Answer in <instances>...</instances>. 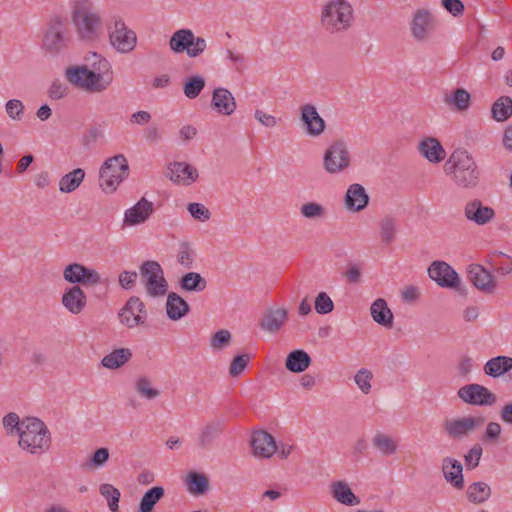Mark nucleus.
I'll list each match as a JSON object with an SVG mask.
<instances>
[{"label":"nucleus","instance_id":"f257e3e1","mask_svg":"<svg viewBox=\"0 0 512 512\" xmlns=\"http://www.w3.org/2000/svg\"><path fill=\"white\" fill-rule=\"evenodd\" d=\"M69 83L89 93L106 91L113 83V70L110 61L96 52H89L84 64L65 70Z\"/></svg>","mask_w":512,"mask_h":512},{"label":"nucleus","instance_id":"f03ea898","mask_svg":"<svg viewBox=\"0 0 512 512\" xmlns=\"http://www.w3.org/2000/svg\"><path fill=\"white\" fill-rule=\"evenodd\" d=\"M319 22L330 35L349 31L355 23V11L349 0H325L320 7Z\"/></svg>","mask_w":512,"mask_h":512},{"label":"nucleus","instance_id":"7ed1b4c3","mask_svg":"<svg viewBox=\"0 0 512 512\" xmlns=\"http://www.w3.org/2000/svg\"><path fill=\"white\" fill-rule=\"evenodd\" d=\"M444 172L460 188L472 189L479 182L477 163L472 154L462 148L450 154L444 164Z\"/></svg>","mask_w":512,"mask_h":512},{"label":"nucleus","instance_id":"20e7f679","mask_svg":"<svg viewBox=\"0 0 512 512\" xmlns=\"http://www.w3.org/2000/svg\"><path fill=\"white\" fill-rule=\"evenodd\" d=\"M18 446L31 455H42L51 446V433L46 424L36 417H25L18 434Z\"/></svg>","mask_w":512,"mask_h":512},{"label":"nucleus","instance_id":"39448f33","mask_svg":"<svg viewBox=\"0 0 512 512\" xmlns=\"http://www.w3.org/2000/svg\"><path fill=\"white\" fill-rule=\"evenodd\" d=\"M72 24L78 38L85 42L99 41L104 33L101 13L90 4H77L72 11Z\"/></svg>","mask_w":512,"mask_h":512},{"label":"nucleus","instance_id":"423d86ee","mask_svg":"<svg viewBox=\"0 0 512 512\" xmlns=\"http://www.w3.org/2000/svg\"><path fill=\"white\" fill-rule=\"evenodd\" d=\"M108 40L111 48L119 54L133 52L138 43L136 32L128 26L120 15H112L106 24Z\"/></svg>","mask_w":512,"mask_h":512},{"label":"nucleus","instance_id":"0eeeda50","mask_svg":"<svg viewBox=\"0 0 512 512\" xmlns=\"http://www.w3.org/2000/svg\"><path fill=\"white\" fill-rule=\"evenodd\" d=\"M128 174L129 164L123 154L109 157L99 169V187L105 194H113Z\"/></svg>","mask_w":512,"mask_h":512},{"label":"nucleus","instance_id":"6e6552de","mask_svg":"<svg viewBox=\"0 0 512 512\" xmlns=\"http://www.w3.org/2000/svg\"><path fill=\"white\" fill-rule=\"evenodd\" d=\"M174 54H185L189 58L200 57L207 49V41L197 36L189 28H181L173 32L168 42Z\"/></svg>","mask_w":512,"mask_h":512},{"label":"nucleus","instance_id":"1a4fd4ad","mask_svg":"<svg viewBox=\"0 0 512 512\" xmlns=\"http://www.w3.org/2000/svg\"><path fill=\"white\" fill-rule=\"evenodd\" d=\"M139 270L146 295L149 298H161L167 294L169 284L161 265L157 261H144Z\"/></svg>","mask_w":512,"mask_h":512},{"label":"nucleus","instance_id":"9d476101","mask_svg":"<svg viewBox=\"0 0 512 512\" xmlns=\"http://www.w3.org/2000/svg\"><path fill=\"white\" fill-rule=\"evenodd\" d=\"M351 165L348 144L344 140L333 141L323 153V169L329 175H339Z\"/></svg>","mask_w":512,"mask_h":512},{"label":"nucleus","instance_id":"9b49d317","mask_svg":"<svg viewBox=\"0 0 512 512\" xmlns=\"http://www.w3.org/2000/svg\"><path fill=\"white\" fill-rule=\"evenodd\" d=\"M485 422L481 415H464L447 419L443 430L453 440H463L474 434Z\"/></svg>","mask_w":512,"mask_h":512},{"label":"nucleus","instance_id":"f8f14e48","mask_svg":"<svg viewBox=\"0 0 512 512\" xmlns=\"http://www.w3.org/2000/svg\"><path fill=\"white\" fill-rule=\"evenodd\" d=\"M62 276L70 286L96 287L103 283L101 274L95 268L79 262H72L64 266Z\"/></svg>","mask_w":512,"mask_h":512},{"label":"nucleus","instance_id":"ddd939ff","mask_svg":"<svg viewBox=\"0 0 512 512\" xmlns=\"http://www.w3.org/2000/svg\"><path fill=\"white\" fill-rule=\"evenodd\" d=\"M118 319L127 329L144 326L148 319L145 303L138 296H130L118 311Z\"/></svg>","mask_w":512,"mask_h":512},{"label":"nucleus","instance_id":"4468645a","mask_svg":"<svg viewBox=\"0 0 512 512\" xmlns=\"http://www.w3.org/2000/svg\"><path fill=\"white\" fill-rule=\"evenodd\" d=\"M436 27L434 14L428 9H417L414 11L410 21V33L418 43H425L430 40Z\"/></svg>","mask_w":512,"mask_h":512},{"label":"nucleus","instance_id":"2eb2a0df","mask_svg":"<svg viewBox=\"0 0 512 512\" xmlns=\"http://www.w3.org/2000/svg\"><path fill=\"white\" fill-rule=\"evenodd\" d=\"M66 47L64 22L60 18L52 19L44 33L42 48L50 55H59Z\"/></svg>","mask_w":512,"mask_h":512},{"label":"nucleus","instance_id":"dca6fc26","mask_svg":"<svg viewBox=\"0 0 512 512\" xmlns=\"http://www.w3.org/2000/svg\"><path fill=\"white\" fill-rule=\"evenodd\" d=\"M457 395L464 403L473 406H492L497 402V396L492 391L476 383L461 387Z\"/></svg>","mask_w":512,"mask_h":512},{"label":"nucleus","instance_id":"f3484780","mask_svg":"<svg viewBox=\"0 0 512 512\" xmlns=\"http://www.w3.org/2000/svg\"><path fill=\"white\" fill-rule=\"evenodd\" d=\"M463 213L468 222L477 226L488 225L496 218V211L478 198L468 201L464 206Z\"/></svg>","mask_w":512,"mask_h":512},{"label":"nucleus","instance_id":"a211bd4d","mask_svg":"<svg viewBox=\"0 0 512 512\" xmlns=\"http://www.w3.org/2000/svg\"><path fill=\"white\" fill-rule=\"evenodd\" d=\"M165 176L174 184L190 186L199 178V172L187 162L173 161L167 165Z\"/></svg>","mask_w":512,"mask_h":512},{"label":"nucleus","instance_id":"6ab92c4d","mask_svg":"<svg viewBox=\"0 0 512 512\" xmlns=\"http://www.w3.org/2000/svg\"><path fill=\"white\" fill-rule=\"evenodd\" d=\"M429 277L442 288H457L460 277L455 269L444 261H434L428 268Z\"/></svg>","mask_w":512,"mask_h":512},{"label":"nucleus","instance_id":"aec40b11","mask_svg":"<svg viewBox=\"0 0 512 512\" xmlns=\"http://www.w3.org/2000/svg\"><path fill=\"white\" fill-rule=\"evenodd\" d=\"M331 498L338 504L345 507H356L361 499L355 494L351 484L345 479H334L328 486Z\"/></svg>","mask_w":512,"mask_h":512},{"label":"nucleus","instance_id":"412c9836","mask_svg":"<svg viewBox=\"0 0 512 512\" xmlns=\"http://www.w3.org/2000/svg\"><path fill=\"white\" fill-rule=\"evenodd\" d=\"M300 120L304 125L305 133L312 138L321 136L325 129L326 123L320 116L317 108L313 104H304L300 108Z\"/></svg>","mask_w":512,"mask_h":512},{"label":"nucleus","instance_id":"4be33fe9","mask_svg":"<svg viewBox=\"0 0 512 512\" xmlns=\"http://www.w3.org/2000/svg\"><path fill=\"white\" fill-rule=\"evenodd\" d=\"M468 278L475 288L485 294L496 291L497 281L493 274L480 264H470L467 268Z\"/></svg>","mask_w":512,"mask_h":512},{"label":"nucleus","instance_id":"5701e85b","mask_svg":"<svg viewBox=\"0 0 512 512\" xmlns=\"http://www.w3.org/2000/svg\"><path fill=\"white\" fill-rule=\"evenodd\" d=\"M154 205L151 201L142 197L132 207L124 212L123 227H134L145 223L153 214Z\"/></svg>","mask_w":512,"mask_h":512},{"label":"nucleus","instance_id":"b1692460","mask_svg":"<svg viewBox=\"0 0 512 512\" xmlns=\"http://www.w3.org/2000/svg\"><path fill=\"white\" fill-rule=\"evenodd\" d=\"M61 304L70 314L78 315L86 309L88 298L82 286L73 285L64 289Z\"/></svg>","mask_w":512,"mask_h":512},{"label":"nucleus","instance_id":"393cba45","mask_svg":"<svg viewBox=\"0 0 512 512\" xmlns=\"http://www.w3.org/2000/svg\"><path fill=\"white\" fill-rule=\"evenodd\" d=\"M252 454L257 458L269 459L277 451L274 437L264 430L255 431L251 437Z\"/></svg>","mask_w":512,"mask_h":512},{"label":"nucleus","instance_id":"a878e982","mask_svg":"<svg viewBox=\"0 0 512 512\" xmlns=\"http://www.w3.org/2000/svg\"><path fill=\"white\" fill-rule=\"evenodd\" d=\"M288 319V309L284 306L269 307L263 314L259 326L270 334L279 332Z\"/></svg>","mask_w":512,"mask_h":512},{"label":"nucleus","instance_id":"bb28decb","mask_svg":"<svg viewBox=\"0 0 512 512\" xmlns=\"http://www.w3.org/2000/svg\"><path fill=\"white\" fill-rule=\"evenodd\" d=\"M343 203L348 212H361L369 204V195L362 184L353 183L348 186Z\"/></svg>","mask_w":512,"mask_h":512},{"label":"nucleus","instance_id":"cd10ccee","mask_svg":"<svg viewBox=\"0 0 512 512\" xmlns=\"http://www.w3.org/2000/svg\"><path fill=\"white\" fill-rule=\"evenodd\" d=\"M211 106L218 114L231 116L237 108L233 94L224 87H217L212 92Z\"/></svg>","mask_w":512,"mask_h":512},{"label":"nucleus","instance_id":"c85d7f7f","mask_svg":"<svg viewBox=\"0 0 512 512\" xmlns=\"http://www.w3.org/2000/svg\"><path fill=\"white\" fill-rule=\"evenodd\" d=\"M442 101L451 111L463 113L469 110L472 97L466 89L458 87L444 93Z\"/></svg>","mask_w":512,"mask_h":512},{"label":"nucleus","instance_id":"c756f323","mask_svg":"<svg viewBox=\"0 0 512 512\" xmlns=\"http://www.w3.org/2000/svg\"><path fill=\"white\" fill-rule=\"evenodd\" d=\"M443 477L451 486L456 489L464 487V476L462 463L452 457H445L442 460Z\"/></svg>","mask_w":512,"mask_h":512},{"label":"nucleus","instance_id":"7c9ffc66","mask_svg":"<svg viewBox=\"0 0 512 512\" xmlns=\"http://www.w3.org/2000/svg\"><path fill=\"white\" fill-rule=\"evenodd\" d=\"M133 389L139 398L152 402L161 396V390L154 384L152 378L146 374L138 375L133 380Z\"/></svg>","mask_w":512,"mask_h":512},{"label":"nucleus","instance_id":"2f4dec72","mask_svg":"<svg viewBox=\"0 0 512 512\" xmlns=\"http://www.w3.org/2000/svg\"><path fill=\"white\" fill-rule=\"evenodd\" d=\"M224 422L221 419H215L203 425L197 435L196 443L199 448H209L213 441L221 434Z\"/></svg>","mask_w":512,"mask_h":512},{"label":"nucleus","instance_id":"473e14b6","mask_svg":"<svg viewBox=\"0 0 512 512\" xmlns=\"http://www.w3.org/2000/svg\"><path fill=\"white\" fill-rule=\"evenodd\" d=\"M420 154L430 163L437 164L446 157V152L441 143L434 137H427L419 144Z\"/></svg>","mask_w":512,"mask_h":512},{"label":"nucleus","instance_id":"72a5a7b5","mask_svg":"<svg viewBox=\"0 0 512 512\" xmlns=\"http://www.w3.org/2000/svg\"><path fill=\"white\" fill-rule=\"evenodd\" d=\"M133 353L130 348H117L106 354L101 359V366L108 370H118L125 366L132 358Z\"/></svg>","mask_w":512,"mask_h":512},{"label":"nucleus","instance_id":"f704fd0d","mask_svg":"<svg viewBox=\"0 0 512 512\" xmlns=\"http://www.w3.org/2000/svg\"><path fill=\"white\" fill-rule=\"evenodd\" d=\"M165 309L170 320L178 321L188 314L190 307L180 295L171 292L167 295Z\"/></svg>","mask_w":512,"mask_h":512},{"label":"nucleus","instance_id":"c9c22d12","mask_svg":"<svg viewBox=\"0 0 512 512\" xmlns=\"http://www.w3.org/2000/svg\"><path fill=\"white\" fill-rule=\"evenodd\" d=\"M512 370V357L496 356L489 359L484 367V373L491 378H500Z\"/></svg>","mask_w":512,"mask_h":512},{"label":"nucleus","instance_id":"e433bc0d","mask_svg":"<svg viewBox=\"0 0 512 512\" xmlns=\"http://www.w3.org/2000/svg\"><path fill=\"white\" fill-rule=\"evenodd\" d=\"M373 448L382 456H391L399 449L398 440L388 433L378 431L372 438Z\"/></svg>","mask_w":512,"mask_h":512},{"label":"nucleus","instance_id":"4c0bfd02","mask_svg":"<svg viewBox=\"0 0 512 512\" xmlns=\"http://www.w3.org/2000/svg\"><path fill=\"white\" fill-rule=\"evenodd\" d=\"M370 314L372 319L383 327L390 328L393 324V313L382 298H378L372 303Z\"/></svg>","mask_w":512,"mask_h":512},{"label":"nucleus","instance_id":"58836bf2","mask_svg":"<svg viewBox=\"0 0 512 512\" xmlns=\"http://www.w3.org/2000/svg\"><path fill=\"white\" fill-rule=\"evenodd\" d=\"M492 494L489 484L483 481H477L470 484L466 489V497L473 504L485 503Z\"/></svg>","mask_w":512,"mask_h":512},{"label":"nucleus","instance_id":"ea45409f","mask_svg":"<svg viewBox=\"0 0 512 512\" xmlns=\"http://www.w3.org/2000/svg\"><path fill=\"white\" fill-rule=\"evenodd\" d=\"M85 175V171L82 168H76L63 175L59 179V191L61 193L74 192L84 181Z\"/></svg>","mask_w":512,"mask_h":512},{"label":"nucleus","instance_id":"a19ab883","mask_svg":"<svg viewBox=\"0 0 512 512\" xmlns=\"http://www.w3.org/2000/svg\"><path fill=\"white\" fill-rule=\"evenodd\" d=\"M311 363V358L304 350H294L290 352L286 358V368L294 373L304 372Z\"/></svg>","mask_w":512,"mask_h":512},{"label":"nucleus","instance_id":"79ce46f5","mask_svg":"<svg viewBox=\"0 0 512 512\" xmlns=\"http://www.w3.org/2000/svg\"><path fill=\"white\" fill-rule=\"evenodd\" d=\"M180 288L189 293H200L207 288V280L198 272H188L179 282Z\"/></svg>","mask_w":512,"mask_h":512},{"label":"nucleus","instance_id":"37998d69","mask_svg":"<svg viewBox=\"0 0 512 512\" xmlns=\"http://www.w3.org/2000/svg\"><path fill=\"white\" fill-rule=\"evenodd\" d=\"M186 488L192 495H203L209 487L208 478L198 472H190L186 477Z\"/></svg>","mask_w":512,"mask_h":512},{"label":"nucleus","instance_id":"c03bdc74","mask_svg":"<svg viewBox=\"0 0 512 512\" xmlns=\"http://www.w3.org/2000/svg\"><path fill=\"white\" fill-rule=\"evenodd\" d=\"M300 215L306 220L321 221L326 218L327 209L321 203L309 201L301 205Z\"/></svg>","mask_w":512,"mask_h":512},{"label":"nucleus","instance_id":"a18cd8bd","mask_svg":"<svg viewBox=\"0 0 512 512\" xmlns=\"http://www.w3.org/2000/svg\"><path fill=\"white\" fill-rule=\"evenodd\" d=\"M491 112L497 122L507 120L512 115V99L508 96L500 97L492 105Z\"/></svg>","mask_w":512,"mask_h":512},{"label":"nucleus","instance_id":"49530a36","mask_svg":"<svg viewBox=\"0 0 512 512\" xmlns=\"http://www.w3.org/2000/svg\"><path fill=\"white\" fill-rule=\"evenodd\" d=\"M205 79L199 74H195L186 78L183 84V93L188 99H195L200 95L205 87Z\"/></svg>","mask_w":512,"mask_h":512},{"label":"nucleus","instance_id":"de8ad7c7","mask_svg":"<svg viewBox=\"0 0 512 512\" xmlns=\"http://www.w3.org/2000/svg\"><path fill=\"white\" fill-rule=\"evenodd\" d=\"M100 495L107 501V506L111 512H118L121 493L112 484L103 483L99 487Z\"/></svg>","mask_w":512,"mask_h":512},{"label":"nucleus","instance_id":"09e8293b","mask_svg":"<svg viewBox=\"0 0 512 512\" xmlns=\"http://www.w3.org/2000/svg\"><path fill=\"white\" fill-rule=\"evenodd\" d=\"M109 457L110 454L107 448H98L93 452L91 457L82 464V467L87 471L103 468L108 462Z\"/></svg>","mask_w":512,"mask_h":512},{"label":"nucleus","instance_id":"8fccbe9b","mask_svg":"<svg viewBox=\"0 0 512 512\" xmlns=\"http://www.w3.org/2000/svg\"><path fill=\"white\" fill-rule=\"evenodd\" d=\"M164 489L160 486H155L149 489L141 499L139 510L140 512H151L154 505L163 497Z\"/></svg>","mask_w":512,"mask_h":512},{"label":"nucleus","instance_id":"3c124183","mask_svg":"<svg viewBox=\"0 0 512 512\" xmlns=\"http://www.w3.org/2000/svg\"><path fill=\"white\" fill-rule=\"evenodd\" d=\"M380 234L384 243L393 242L397 234V221L390 216L384 217L380 222Z\"/></svg>","mask_w":512,"mask_h":512},{"label":"nucleus","instance_id":"603ef678","mask_svg":"<svg viewBox=\"0 0 512 512\" xmlns=\"http://www.w3.org/2000/svg\"><path fill=\"white\" fill-rule=\"evenodd\" d=\"M195 261V253L188 242H182L179 245L177 253V263L185 269H191Z\"/></svg>","mask_w":512,"mask_h":512},{"label":"nucleus","instance_id":"864d4df0","mask_svg":"<svg viewBox=\"0 0 512 512\" xmlns=\"http://www.w3.org/2000/svg\"><path fill=\"white\" fill-rule=\"evenodd\" d=\"M354 382L356 386L359 388V390L367 395L372 390V380H373V374L372 372L367 368H361L359 369L355 375H354Z\"/></svg>","mask_w":512,"mask_h":512},{"label":"nucleus","instance_id":"5fc2aeb1","mask_svg":"<svg viewBox=\"0 0 512 512\" xmlns=\"http://www.w3.org/2000/svg\"><path fill=\"white\" fill-rule=\"evenodd\" d=\"M223 56L226 62H228L232 69L235 71H242L246 68V57L231 48H226L223 50Z\"/></svg>","mask_w":512,"mask_h":512},{"label":"nucleus","instance_id":"6e6d98bb","mask_svg":"<svg viewBox=\"0 0 512 512\" xmlns=\"http://www.w3.org/2000/svg\"><path fill=\"white\" fill-rule=\"evenodd\" d=\"M25 106L19 99H10L5 103V112L9 119L20 121L24 115Z\"/></svg>","mask_w":512,"mask_h":512},{"label":"nucleus","instance_id":"4d7b16f0","mask_svg":"<svg viewBox=\"0 0 512 512\" xmlns=\"http://www.w3.org/2000/svg\"><path fill=\"white\" fill-rule=\"evenodd\" d=\"M231 342V333L228 330L217 331L210 340V347L214 351H221Z\"/></svg>","mask_w":512,"mask_h":512},{"label":"nucleus","instance_id":"13d9d810","mask_svg":"<svg viewBox=\"0 0 512 512\" xmlns=\"http://www.w3.org/2000/svg\"><path fill=\"white\" fill-rule=\"evenodd\" d=\"M314 307L318 314L325 315L333 311L334 303L326 292H320L315 298Z\"/></svg>","mask_w":512,"mask_h":512},{"label":"nucleus","instance_id":"bf43d9fd","mask_svg":"<svg viewBox=\"0 0 512 512\" xmlns=\"http://www.w3.org/2000/svg\"><path fill=\"white\" fill-rule=\"evenodd\" d=\"M187 210L192 218L200 222H206L211 218L209 209L202 203H189Z\"/></svg>","mask_w":512,"mask_h":512},{"label":"nucleus","instance_id":"052dcab7","mask_svg":"<svg viewBox=\"0 0 512 512\" xmlns=\"http://www.w3.org/2000/svg\"><path fill=\"white\" fill-rule=\"evenodd\" d=\"M22 426V419L16 413H9L3 418V427L9 436H18Z\"/></svg>","mask_w":512,"mask_h":512},{"label":"nucleus","instance_id":"680f3d73","mask_svg":"<svg viewBox=\"0 0 512 512\" xmlns=\"http://www.w3.org/2000/svg\"><path fill=\"white\" fill-rule=\"evenodd\" d=\"M483 449L479 444L473 445L464 455L465 465L468 469H474L479 465Z\"/></svg>","mask_w":512,"mask_h":512},{"label":"nucleus","instance_id":"e2e57ef3","mask_svg":"<svg viewBox=\"0 0 512 512\" xmlns=\"http://www.w3.org/2000/svg\"><path fill=\"white\" fill-rule=\"evenodd\" d=\"M137 279L138 273L134 270H123L118 275V283L123 290H132Z\"/></svg>","mask_w":512,"mask_h":512},{"label":"nucleus","instance_id":"0e129e2a","mask_svg":"<svg viewBox=\"0 0 512 512\" xmlns=\"http://www.w3.org/2000/svg\"><path fill=\"white\" fill-rule=\"evenodd\" d=\"M502 434V426L495 421H490L487 423L483 440L490 443H498L500 440V436Z\"/></svg>","mask_w":512,"mask_h":512},{"label":"nucleus","instance_id":"69168bd1","mask_svg":"<svg viewBox=\"0 0 512 512\" xmlns=\"http://www.w3.org/2000/svg\"><path fill=\"white\" fill-rule=\"evenodd\" d=\"M68 86L60 80H54L48 88V97L52 100H60L68 94Z\"/></svg>","mask_w":512,"mask_h":512},{"label":"nucleus","instance_id":"338daca9","mask_svg":"<svg viewBox=\"0 0 512 512\" xmlns=\"http://www.w3.org/2000/svg\"><path fill=\"white\" fill-rule=\"evenodd\" d=\"M254 118L260 125L266 128H274L279 122L277 117L267 113L263 109H255Z\"/></svg>","mask_w":512,"mask_h":512},{"label":"nucleus","instance_id":"774afa93","mask_svg":"<svg viewBox=\"0 0 512 512\" xmlns=\"http://www.w3.org/2000/svg\"><path fill=\"white\" fill-rule=\"evenodd\" d=\"M248 362H249V358L247 355L242 354V355L236 356L233 359V361L231 362V365L229 368L230 375L233 377L240 375L246 368Z\"/></svg>","mask_w":512,"mask_h":512}]
</instances>
